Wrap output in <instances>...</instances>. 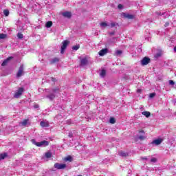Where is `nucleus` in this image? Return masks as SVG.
Returning <instances> with one entry per match:
<instances>
[{"label": "nucleus", "instance_id": "obj_31", "mask_svg": "<svg viewBox=\"0 0 176 176\" xmlns=\"http://www.w3.org/2000/svg\"><path fill=\"white\" fill-rule=\"evenodd\" d=\"M151 162L152 163H156L157 162V160L155 157H153L151 158Z\"/></svg>", "mask_w": 176, "mask_h": 176}, {"label": "nucleus", "instance_id": "obj_24", "mask_svg": "<svg viewBox=\"0 0 176 176\" xmlns=\"http://www.w3.org/2000/svg\"><path fill=\"white\" fill-rule=\"evenodd\" d=\"M53 93H54V94H57L58 93H60V89L59 88H55L53 89Z\"/></svg>", "mask_w": 176, "mask_h": 176}, {"label": "nucleus", "instance_id": "obj_18", "mask_svg": "<svg viewBox=\"0 0 176 176\" xmlns=\"http://www.w3.org/2000/svg\"><path fill=\"white\" fill-rule=\"evenodd\" d=\"M20 124L21 126H28V124H29L28 120H24L21 122H20Z\"/></svg>", "mask_w": 176, "mask_h": 176}, {"label": "nucleus", "instance_id": "obj_4", "mask_svg": "<svg viewBox=\"0 0 176 176\" xmlns=\"http://www.w3.org/2000/svg\"><path fill=\"white\" fill-rule=\"evenodd\" d=\"M23 92H24V88L21 87L18 89V90L15 92L14 95V98H19V97H20Z\"/></svg>", "mask_w": 176, "mask_h": 176}, {"label": "nucleus", "instance_id": "obj_14", "mask_svg": "<svg viewBox=\"0 0 176 176\" xmlns=\"http://www.w3.org/2000/svg\"><path fill=\"white\" fill-rule=\"evenodd\" d=\"M12 58H13V57L10 56L7 58L1 64L2 67H5V65H6V64H8V63H9V61H10V60H12Z\"/></svg>", "mask_w": 176, "mask_h": 176}, {"label": "nucleus", "instance_id": "obj_46", "mask_svg": "<svg viewBox=\"0 0 176 176\" xmlns=\"http://www.w3.org/2000/svg\"><path fill=\"white\" fill-rule=\"evenodd\" d=\"M69 137H72V134H69Z\"/></svg>", "mask_w": 176, "mask_h": 176}, {"label": "nucleus", "instance_id": "obj_36", "mask_svg": "<svg viewBox=\"0 0 176 176\" xmlns=\"http://www.w3.org/2000/svg\"><path fill=\"white\" fill-rule=\"evenodd\" d=\"M58 58H54L52 59V63H58Z\"/></svg>", "mask_w": 176, "mask_h": 176}, {"label": "nucleus", "instance_id": "obj_12", "mask_svg": "<svg viewBox=\"0 0 176 176\" xmlns=\"http://www.w3.org/2000/svg\"><path fill=\"white\" fill-rule=\"evenodd\" d=\"M62 16H63V17H67V19H70L71 16H72V14H71L70 12H65L62 13Z\"/></svg>", "mask_w": 176, "mask_h": 176}, {"label": "nucleus", "instance_id": "obj_23", "mask_svg": "<svg viewBox=\"0 0 176 176\" xmlns=\"http://www.w3.org/2000/svg\"><path fill=\"white\" fill-rule=\"evenodd\" d=\"M116 122V120H115L114 118H111L110 120H109V122L111 124H115Z\"/></svg>", "mask_w": 176, "mask_h": 176}, {"label": "nucleus", "instance_id": "obj_27", "mask_svg": "<svg viewBox=\"0 0 176 176\" xmlns=\"http://www.w3.org/2000/svg\"><path fill=\"white\" fill-rule=\"evenodd\" d=\"M7 35L6 34H0V39H5Z\"/></svg>", "mask_w": 176, "mask_h": 176}, {"label": "nucleus", "instance_id": "obj_8", "mask_svg": "<svg viewBox=\"0 0 176 176\" xmlns=\"http://www.w3.org/2000/svg\"><path fill=\"white\" fill-rule=\"evenodd\" d=\"M151 59L148 57H144L142 60H141V65H148V63H150Z\"/></svg>", "mask_w": 176, "mask_h": 176}, {"label": "nucleus", "instance_id": "obj_13", "mask_svg": "<svg viewBox=\"0 0 176 176\" xmlns=\"http://www.w3.org/2000/svg\"><path fill=\"white\" fill-rule=\"evenodd\" d=\"M107 53H108V49H103V50H101L100 52H99V56H105V54H107Z\"/></svg>", "mask_w": 176, "mask_h": 176}, {"label": "nucleus", "instance_id": "obj_43", "mask_svg": "<svg viewBox=\"0 0 176 176\" xmlns=\"http://www.w3.org/2000/svg\"><path fill=\"white\" fill-rule=\"evenodd\" d=\"M137 92H138V93H141V89H138V90H137Z\"/></svg>", "mask_w": 176, "mask_h": 176}, {"label": "nucleus", "instance_id": "obj_37", "mask_svg": "<svg viewBox=\"0 0 176 176\" xmlns=\"http://www.w3.org/2000/svg\"><path fill=\"white\" fill-rule=\"evenodd\" d=\"M169 85H170L171 86L175 85V82L173 80H169Z\"/></svg>", "mask_w": 176, "mask_h": 176}, {"label": "nucleus", "instance_id": "obj_10", "mask_svg": "<svg viewBox=\"0 0 176 176\" xmlns=\"http://www.w3.org/2000/svg\"><path fill=\"white\" fill-rule=\"evenodd\" d=\"M100 28H102V30H104V28H106V27L110 26L109 23H108L107 22H101L100 23Z\"/></svg>", "mask_w": 176, "mask_h": 176}, {"label": "nucleus", "instance_id": "obj_17", "mask_svg": "<svg viewBox=\"0 0 176 176\" xmlns=\"http://www.w3.org/2000/svg\"><path fill=\"white\" fill-rule=\"evenodd\" d=\"M142 115H144L146 118H149L151 116V112L149 111H143L142 112Z\"/></svg>", "mask_w": 176, "mask_h": 176}, {"label": "nucleus", "instance_id": "obj_45", "mask_svg": "<svg viewBox=\"0 0 176 176\" xmlns=\"http://www.w3.org/2000/svg\"><path fill=\"white\" fill-rule=\"evenodd\" d=\"M174 51L176 52V46L174 47Z\"/></svg>", "mask_w": 176, "mask_h": 176}, {"label": "nucleus", "instance_id": "obj_30", "mask_svg": "<svg viewBox=\"0 0 176 176\" xmlns=\"http://www.w3.org/2000/svg\"><path fill=\"white\" fill-rule=\"evenodd\" d=\"M17 36L19 39H23V34L21 33H18Z\"/></svg>", "mask_w": 176, "mask_h": 176}, {"label": "nucleus", "instance_id": "obj_28", "mask_svg": "<svg viewBox=\"0 0 176 176\" xmlns=\"http://www.w3.org/2000/svg\"><path fill=\"white\" fill-rule=\"evenodd\" d=\"M161 56H162V52L157 53L155 55V58H159V57H161Z\"/></svg>", "mask_w": 176, "mask_h": 176}, {"label": "nucleus", "instance_id": "obj_16", "mask_svg": "<svg viewBox=\"0 0 176 176\" xmlns=\"http://www.w3.org/2000/svg\"><path fill=\"white\" fill-rule=\"evenodd\" d=\"M105 75H107V72L104 69L101 70V72L100 73V76L101 78H104Z\"/></svg>", "mask_w": 176, "mask_h": 176}, {"label": "nucleus", "instance_id": "obj_22", "mask_svg": "<svg viewBox=\"0 0 176 176\" xmlns=\"http://www.w3.org/2000/svg\"><path fill=\"white\" fill-rule=\"evenodd\" d=\"M52 25H53V22H52V21H48L45 24V27H47V28H50V27H52Z\"/></svg>", "mask_w": 176, "mask_h": 176}, {"label": "nucleus", "instance_id": "obj_29", "mask_svg": "<svg viewBox=\"0 0 176 176\" xmlns=\"http://www.w3.org/2000/svg\"><path fill=\"white\" fill-rule=\"evenodd\" d=\"M80 47L79 45H74L72 47L73 50H78Z\"/></svg>", "mask_w": 176, "mask_h": 176}, {"label": "nucleus", "instance_id": "obj_39", "mask_svg": "<svg viewBox=\"0 0 176 176\" xmlns=\"http://www.w3.org/2000/svg\"><path fill=\"white\" fill-rule=\"evenodd\" d=\"M139 133H140L141 134H145V132L144 131V130H140Z\"/></svg>", "mask_w": 176, "mask_h": 176}, {"label": "nucleus", "instance_id": "obj_42", "mask_svg": "<svg viewBox=\"0 0 176 176\" xmlns=\"http://www.w3.org/2000/svg\"><path fill=\"white\" fill-rule=\"evenodd\" d=\"M142 160H148V158H146V157H142Z\"/></svg>", "mask_w": 176, "mask_h": 176}, {"label": "nucleus", "instance_id": "obj_19", "mask_svg": "<svg viewBox=\"0 0 176 176\" xmlns=\"http://www.w3.org/2000/svg\"><path fill=\"white\" fill-rule=\"evenodd\" d=\"M64 162H72L73 159L71 155H69L63 159Z\"/></svg>", "mask_w": 176, "mask_h": 176}, {"label": "nucleus", "instance_id": "obj_7", "mask_svg": "<svg viewBox=\"0 0 176 176\" xmlns=\"http://www.w3.org/2000/svg\"><path fill=\"white\" fill-rule=\"evenodd\" d=\"M121 16L122 17H124V19H134V16L133 14H130L129 13H124V12H122L121 14Z\"/></svg>", "mask_w": 176, "mask_h": 176}, {"label": "nucleus", "instance_id": "obj_41", "mask_svg": "<svg viewBox=\"0 0 176 176\" xmlns=\"http://www.w3.org/2000/svg\"><path fill=\"white\" fill-rule=\"evenodd\" d=\"M51 79H52V82H56V78H51Z\"/></svg>", "mask_w": 176, "mask_h": 176}, {"label": "nucleus", "instance_id": "obj_35", "mask_svg": "<svg viewBox=\"0 0 176 176\" xmlns=\"http://www.w3.org/2000/svg\"><path fill=\"white\" fill-rule=\"evenodd\" d=\"M155 96H156V94L152 93V94H150L149 97L150 98H153V97H155Z\"/></svg>", "mask_w": 176, "mask_h": 176}, {"label": "nucleus", "instance_id": "obj_15", "mask_svg": "<svg viewBox=\"0 0 176 176\" xmlns=\"http://www.w3.org/2000/svg\"><path fill=\"white\" fill-rule=\"evenodd\" d=\"M47 98H49L50 101H53V100L56 98V95H54V94H50V95L47 96Z\"/></svg>", "mask_w": 176, "mask_h": 176}, {"label": "nucleus", "instance_id": "obj_5", "mask_svg": "<svg viewBox=\"0 0 176 176\" xmlns=\"http://www.w3.org/2000/svg\"><path fill=\"white\" fill-rule=\"evenodd\" d=\"M23 74H24V65H21L16 74L17 78H20V76H23Z\"/></svg>", "mask_w": 176, "mask_h": 176}, {"label": "nucleus", "instance_id": "obj_34", "mask_svg": "<svg viewBox=\"0 0 176 176\" xmlns=\"http://www.w3.org/2000/svg\"><path fill=\"white\" fill-rule=\"evenodd\" d=\"M110 26L109 27H111V28H113V27H115V25H116V23H115V22H112L111 23L109 24Z\"/></svg>", "mask_w": 176, "mask_h": 176}, {"label": "nucleus", "instance_id": "obj_44", "mask_svg": "<svg viewBox=\"0 0 176 176\" xmlns=\"http://www.w3.org/2000/svg\"><path fill=\"white\" fill-rule=\"evenodd\" d=\"M165 27H168V23H166L165 24Z\"/></svg>", "mask_w": 176, "mask_h": 176}, {"label": "nucleus", "instance_id": "obj_25", "mask_svg": "<svg viewBox=\"0 0 176 176\" xmlns=\"http://www.w3.org/2000/svg\"><path fill=\"white\" fill-rule=\"evenodd\" d=\"M119 155H120V156H123V157L127 156V153H124L123 151H120L119 152Z\"/></svg>", "mask_w": 176, "mask_h": 176}, {"label": "nucleus", "instance_id": "obj_21", "mask_svg": "<svg viewBox=\"0 0 176 176\" xmlns=\"http://www.w3.org/2000/svg\"><path fill=\"white\" fill-rule=\"evenodd\" d=\"M45 157L47 159H50V157H52V153H50V151L45 153Z\"/></svg>", "mask_w": 176, "mask_h": 176}, {"label": "nucleus", "instance_id": "obj_26", "mask_svg": "<svg viewBox=\"0 0 176 176\" xmlns=\"http://www.w3.org/2000/svg\"><path fill=\"white\" fill-rule=\"evenodd\" d=\"M3 14L6 15V16H9V10H4Z\"/></svg>", "mask_w": 176, "mask_h": 176}, {"label": "nucleus", "instance_id": "obj_6", "mask_svg": "<svg viewBox=\"0 0 176 176\" xmlns=\"http://www.w3.org/2000/svg\"><path fill=\"white\" fill-rule=\"evenodd\" d=\"M163 142V139L162 138H157L151 142V145H160Z\"/></svg>", "mask_w": 176, "mask_h": 176}, {"label": "nucleus", "instance_id": "obj_40", "mask_svg": "<svg viewBox=\"0 0 176 176\" xmlns=\"http://www.w3.org/2000/svg\"><path fill=\"white\" fill-rule=\"evenodd\" d=\"M34 108H39V105L35 104V105L34 106Z\"/></svg>", "mask_w": 176, "mask_h": 176}, {"label": "nucleus", "instance_id": "obj_9", "mask_svg": "<svg viewBox=\"0 0 176 176\" xmlns=\"http://www.w3.org/2000/svg\"><path fill=\"white\" fill-rule=\"evenodd\" d=\"M89 64V60H87V58H83L80 60V65L85 67V65H87Z\"/></svg>", "mask_w": 176, "mask_h": 176}, {"label": "nucleus", "instance_id": "obj_20", "mask_svg": "<svg viewBox=\"0 0 176 176\" xmlns=\"http://www.w3.org/2000/svg\"><path fill=\"white\" fill-rule=\"evenodd\" d=\"M7 156H8V154H6V153L0 154V161L3 160V159H5V157H6Z\"/></svg>", "mask_w": 176, "mask_h": 176}, {"label": "nucleus", "instance_id": "obj_33", "mask_svg": "<svg viewBox=\"0 0 176 176\" xmlns=\"http://www.w3.org/2000/svg\"><path fill=\"white\" fill-rule=\"evenodd\" d=\"M145 138H146L144 135H139L138 136V139L139 140H145Z\"/></svg>", "mask_w": 176, "mask_h": 176}, {"label": "nucleus", "instance_id": "obj_32", "mask_svg": "<svg viewBox=\"0 0 176 176\" xmlns=\"http://www.w3.org/2000/svg\"><path fill=\"white\" fill-rule=\"evenodd\" d=\"M116 54L117 56H120V54H122V50H117Z\"/></svg>", "mask_w": 176, "mask_h": 176}, {"label": "nucleus", "instance_id": "obj_1", "mask_svg": "<svg viewBox=\"0 0 176 176\" xmlns=\"http://www.w3.org/2000/svg\"><path fill=\"white\" fill-rule=\"evenodd\" d=\"M32 143L34 144V145H36V146L41 147V148H45L46 146H48L49 145V142L46 140H43L39 142H36L35 139L32 140Z\"/></svg>", "mask_w": 176, "mask_h": 176}, {"label": "nucleus", "instance_id": "obj_11", "mask_svg": "<svg viewBox=\"0 0 176 176\" xmlns=\"http://www.w3.org/2000/svg\"><path fill=\"white\" fill-rule=\"evenodd\" d=\"M40 124L41 127H49V122L46 120L41 121Z\"/></svg>", "mask_w": 176, "mask_h": 176}, {"label": "nucleus", "instance_id": "obj_3", "mask_svg": "<svg viewBox=\"0 0 176 176\" xmlns=\"http://www.w3.org/2000/svg\"><path fill=\"white\" fill-rule=\"evenodd\" d=\"M54 167L57 170H64L67 167L65 164L55 163Z\"/></svg>", "mask_w": 176, "mask_h": 176}, {"label": "nucleus", "instance_id": "obj_2", "mask_svg": "<svg viewBox=\"0 0 176 176\" xmlns=\"http://www.w3.org/2000/svg\"><path fill=\"white\" fill-rule=\"evenodd\" d=\"M69 44V41L68 40H65L62 43V45L60 47V53L61 54H63L64 52L65 51V49H67V46Z\"/></svg>", "mask_w": 176, "mask_h": 176}, {"label": "nucleus", "instance_id": "obj_38", "mask_svg": "<svg viewBox=\"0 0 176 176\" xmlns=\"http://www.w3.org/2000/svg\"><path fill=\"white\" fill-rule=\"evenodd\" d=\"M118 8V9H123V5L119 4Z\"/></svg>", "mask_w": 176, "mask_h": 176}]
</instances>
